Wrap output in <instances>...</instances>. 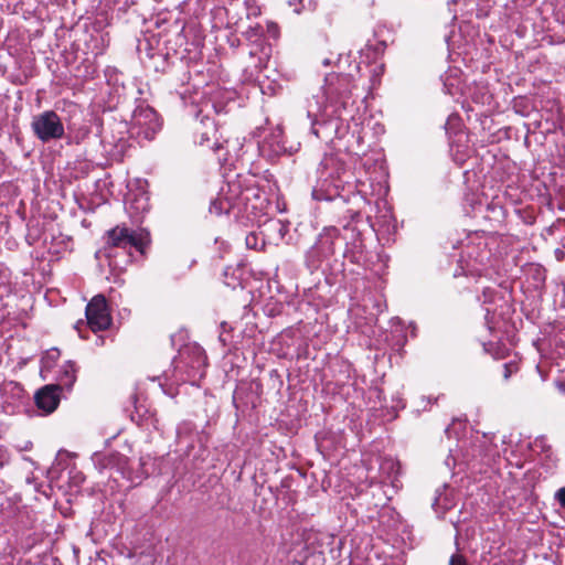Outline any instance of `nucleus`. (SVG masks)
<instances>
[{"instance_id":"obj_14","label":"nucleus","mask_w":565,"mask_h":565,"mask_svg":"<svg viewBox=\"0 0 565 565\" xmlns=\"http://www.w3.org/2000/svg\"><path fill=\"white\" fill-rule=\"evenodd\" d=\"M61 392L58 391L57 385L47 384L40 388L35 395L34 401L35 405L39 409L43 411L45 414L53 413L61 401Z\"/></svg>"},{"instance_id":"obj_31","label":"nucleus","mask_w":565,"mask_h":565,"mask_svg":"<svg viewBox=\"0 0 565 565\" xmlns=\"http://www.w3.org/2000/svg\"><path fill=\"white\" fill-rule=\"evenodd\" d=\"M529 138H530V128L527 127L526 134L524 136L525 143L527 142Z\"/></svg>"},{"instance_id":"obj_25","label":"nucleus","mask_w":565,"mask_h":565,"mask_svg":"<svg viewBox=\"0 0 565 565\" xmlns=\"http://www.w3.org/2000/svg\"><path fill=\"white\" fill-rule=\"evenodd\" d=\"M114 2L118 11L121 12H127L129 8L136 3L135 0H114Z\"/></svg>"},{"instance_id":"obj_3","label":"nucleus","mask_w":565,"mask_h":565,"mask_svg":"<svg viewBox=\"0 0 565 565\" xmlns=\"http://www.w3.org/2000/svg\"><path fill=\"white\" fill-rule=\"evenodd\" d=\"M318 171L320 183L313 190V198L318 201H332L337 198L345 201L356 189L353 173L337 154H324Z\"/></svg>"},{"instance_id":"obj_18","label":"nucleus","mask_w":565,"mask_h":565,"mask_svg":"<svg viewBox=\"0 0 565 565\" xmlns=\"http://www.w3.org/2000/svg\"><path fill=\"white\" fill-rule=\"evenodd\" d=\"M76 366L72 361H67L63 366L57 377L58 391H71L76 381Z\"/></svg>"},{"instance_id":"obj_17","label":"nucleus","mask_w":565,"mask_h":565,"mask_svg":"<svg viewBox=\"0 0 565 565\" xmlns=\"http://www.w3.org/2000/svg\"><path fill=\"white\" fill-rule=\"evenodd\" d=\"M532 452L539 457L540 463L550 468L554 462V452L545 436H540L532 444Z\"/></svg>"},{"instance_id":"obj_20","label":"nucleus","mask_w":565,"mask_h":565,"mask_svg":"<svg viewBox=\"0 0 565 565\" xmlns=\"http://www.w3.org/2000/svg\"><path fill=\"white\" fill-rule=\"evenodd\" d=\"M61 352L57 348L47 350L41 359L42 370L51 369L53 364L58 360Z\"/></svg>"},{"instance_id":"obj_24","label":"nucleus","mask_w":565,"mask_h":565,"mask_svg":"<svg viewBox=\"0 0 565 565\" xmlns=\"http://www.w3.org/2000/svg\"><path fill=\"white\" fill-rule=\"evenodd\" d=\"M245 244L249 249H256L258 246V235L254 232H250L245 237Z\"/></svg>"},{"instance_id":"obj_29","label":"nucleus","mask_w":565,"mask_h":565,"mask_svg":"<svg viewBox=\"0 0 565 565\" xmlns=\"http://www.w3.org/2000/svg\"><path fill=\"white\" fill-rule=\"evenodd\" d=\"M555 498L558 500L561 507L565 508V487L561 488L556 494Z\"/></svg>"},{"instance_id":"obj_32","label":"nucleus","mask_w":565,"mask_h":565,"mask_svg":"<svg viewBox=\"0 0 565 565\" xmlns=\"http://www.w3.org/2000/svg\"><path fill=\"white\" fill-rule=\"evenodd\" d=\"M352 220L354 221L355 218H359L361 217V214L359 212H354L352 215H351Z\"/></svg>"},{"instance_id":"obj_11","label":"nucleus","mask_w":565,"mask_h":565,"mask_svg":"<svg viewBox=\"0 0 565 565\" xmlns=\"http://www.w3.org/2000/svg\"><path fill=\"white\" fill-rule=\"evenodd\" d=\"M162 121L150 106H138L131 119V135L150 141L161 130Z\"/></svg>"},{"instance_id":"obj_27","label":"nucleus","mask_w":565,"mask_h":565,"mask_svg":"<svg viewBox=\"0 0 565 565\" xmlns=\"http://www.w3.org/2000/svg\"><path fill=\"white\" fill-rule=\"evenodd\" d=\"M449 565H468L463 555L455 553L450 556Z\"/></svg>"},{"instance_id":"obj_7","label":"nucleus","mask_w":565,"mask_h":565,"mask_svg":"<svg viewBox=\"0 0 565 565\" xmlns=\"http://www.w3.org/2000/svg\"><path fill=\"white\" fill-rule=\"evenodd\" d=\"M343 231L344 234L335 226L323 228L315 245L307 252V260L310 265L316 267L322 259L332 256L335 253L337 241H347L349 238V232L351 239H355L360 235V232L351 223L343 225Z\"/></svg>"},{"instance_id":"obj_12","label":"nucleus","mask_w":565,"mask_h":565,"mask_svg":"<svg viewBox=\"0 0 565 565\" xmlns=\"http://www.w3.org/2000/svg\"><path fill=\"white\" fill-rule=\"evenodd\" d=\"M86 319L93 331L106 330L111 324V317L103 295L95 296L86 306Z\"/></svg>"},{"instance_id":"obj_21","label":"nucleus","mask_w":565,"mask_h":565,"mask_svg":"<svg viewBox=\"0 0 565 565\" xmlns=\"http://www.w3.org/2000/svg\"><path fill=\"white\" fill-rule=\"evenodd\" d=\"M532 279L535 281L532 287L535 289L541 288L545 281V269L541 265L532 264Z\"/></svg>"},{"instance_id":"obj_10","label":"nucleus","mask_w":565,"mask_h":565,"mask_svg":"<svg viewBox=\"0 0 565 565\" xmlns=\"http://www.w3.org/2000/svg\"><path fill=\"white\" fill-rule=\"evenodd\" d=\"M31 129L43 143L62 139L65 135L62 119L54 110H45L33 116Z\"/></svg>"},{"instance_id":"obj_30","label":"nucleus","mask_w":565,"mask_h":565,"mask_svg":"<svg viewBox=\"0 0 565 565\" xmlns=\"http://www.w3.org/2000/svg\"><path fill=\"white\" fill-rule=\"evenodd\" d=\"M322 64H323L324 66H329V65H334V66H335V64H337V60H335V61H333L332 58H329V57H328V58H324V60L322 61Z\"/></svg>"},{"instance_id":"obj_2","label":"nucleus","mask_w":565,"mask_h":565,"mask_svg":"<svg viewBox=\"0 0 565 565\" xmlns=\"http://www.w3.org/2000/svg\"><path fill=\"white\" fill-rule=\"evenodd\" d=\"M264 201L260 190L255 185L254 177L236 174L233 179H227L218 196L211 202L210 213H233L235 217L241 214L256 215L262 210Z\"/></svg>"},{"instance_id":"obj_4","label":"nucleus","mask_w":565,"mask_h":565,"mask_svg":"<svg viewBox=\"0 0 565 565\" xmlns=\"http://www.w3.org/2000/svg\"><path fill=\"white\" fill-rule=\"evenodd\" d=\"M350 55H339L335 70L326 74L323 93L326 105L345 114L354 106L352 92L355 88L354 75L351 73Z\"/></svg>"},{"instance_id":"obj_22","label":"nucleus","mask_w":565,"mask_h":565,"mask_svg":"<svg viewBox=\"0 0 565 565\" xmlns=\"http://www.w3.org/2000/svg\"><path fill=\"white\" fill-rule=\"evenodd\" d=\"M513 108L516 113L523 115V116H527L529 115V110H527V99L525 97H516L514 98L513 100Z\"/></svg>"},{"instance_id":"obj_23","label":"nucleus","mask_w":565,"mask_h":565,"mask_svg":"<svg viewBox=\"0 0 565 565\" xmlns=\"http://www.w3.org/2000/svg\"><path fill=\"white\" fill-rule=\"evenodd\" d=\"M271 227L277 232L280 239H284L289 231V223L282 221H275L271 223Z\"/></svg>"},{"instance_id":"obj_6","label":"nucleus","mask_w":565,"mask_h":565,"mask_svg":"<svg viewBox=\"0 0 565 565\" xmlns=\"http://www.w3.org/2000/svg\"><path fill=\"white\" fill-rule=\"evenodd\" d=\"M192 129L196 145L211 149L221 166L228 162V141L223 139L213 118L201 116V111H199L193 120Z\"/></svg>"},{"instance_id":"obj_9","label":"nucleus","mask_w":565,"mask_h":565,"mask_svg":"<svg viewBox=\"0 0 565 565\" xmlns=\"http://www.w3.org/2000/svg\"><path fill=\"white\" fill-rule=\"evenodd\" d=\"M148 244V234L137 233L126 225H117L106 232V243L103 250L136 249L140 254H145Z\"/></svg>"},{"instance_id":"obj_28","label":"nucleus","mask_w":565,"mask_h":565,"mask_svg":"<svg viewBox=\"0 0 565 565\" xmlns=\"http://www.w3.org/2000/svg\"><path fill=\"white\" fill-rule=\"evenodd\" d=\"M267 32L273 36L277 38L279 33L278 25L275 22L267 23Z\"/></svg>"},{"instance_id":"obj_8","label":"nucleus","mask_w":565,"mask_h":565,"mask_svg":"<svg viewBox=\"0 0 565 565\" xmlns=\"http://www.w3.org/2000/svg\"><path fill=\"white\" fill-rule=\"evenodd\" d=\"M345 113L328 106L313 115L308 110V117L312 118L311 132L319 139L328 142L333 138H341L343 135V122L347 120Z\"/></svg>"},{"instance_id":"obj_13","label":"nucleus","mask_w":565,"mask_h":565,"mask_svg":"<svg viewBox=\"0 0 565 565\" xmlns=\"http://www.w3.org/2000/svg\"><path fill=\"white\" fill-rule=\"evenodd\" d=\"M476 213L488 224L490 228H497L503 224L505 210L500 201L491 200L486 205L479 203Z\"/></svg>"},{"instance_id":"obj_16","label":"nucleus","mask_w":565,"mask_h":565,"mask_svg":"<svg viewBox=\"0 0 565 565\" xmlns=\"http://www.w3.org/2000/svg\"><path fill=\"white\" fill-rule=\"evenodd\" d=\"M244 38L250 42L254 46L249 51L250 56L257 55L258 52H260L264 57H268L270 53V46L266 44L265 38H264V29L260 24H256L254 26H249L244 33Z\"/></svg>"},{"instance_id":"obj_26","label":"nucleus","mask_w":565,"mask_h":565,"mask_svg":"<svg viewBox=\"0 0 565 565\" xmlns=\"http://www.w3.org/2000/svg\"><path fill=\"white\" fill-rule=\"evenodd\" d=\"M519 366L516 362H509L504 364V379H509L513 373L518 371Z\"/></svg>"},{"instance_id":"obj_34","label":"nucleus","mask_w":565,"mask_h":565,"mask_svg":"<svg viewBox=\"0 0 565 565\" xmlns=\"http://www.w3.org/2000/svg\"><path fill=\"white\" fill-rule=\"evenodd\" d=\"M353 68L358 71V70H359V65H358V64H354V65H353Z\"/></svg>"},{"instance_id":"obj_1","label":"nucleus","mask_w":565,"mask_h":565,"mask_svg":"<svg viewBox=\"0 0 565 565\" xmlns=\"http://www.w3.org/2000/svg\"><path fill=\"white\" fill-rule=\"evenodd\" d=\"M486 324L492 339L483 342V349L493 359H504L509 349L503 343L504 337L510 339L518 329L514 310L510 305L507 292L495 287H484L482 290Z\"/></svg>"},{"instance_id":"obj_33","label":"nucleus","mask_w":565,"mask_h":565,"mask_svg":"<svg viewBox=\"0 0 565 565\" xmlns=\"http://www.w3.org/2000/svg\"><path fill=\"white\" fill-rule=\"evenodd\" d=\"M253 14H254V15L259 14V9H258V8H256V9L253 11Z\"/></svg>"},{"instance_id":"obj_5","label":"nucleus","mask_w":565,"mask_h":565,"mask_svg":"<svg viewBox=\"0 0 565 565\" xmlns=\"http://www.w3.org/2000/svg\"><path fill=\"white\" fill-rule=\"evenodd\" d=\"M206 366L207 358L203 348L196 343L186 344L173 360L172 375L164 372V377L175 385L183 383L196 385L205 376Z\"/></svg>"},{"instance_id":"obj_19","label":"nucleus","mask_w":565,"mask_h":565,"mask_svg":"<svg viewBox=\"0 0 565 565\" xmlns=\"http://www.w3.org/2000/svg\"><path fill=\"white\" fill-rule=\"evenodd\" d=\"M127 200L129 202V209L134 210L135 213H142L149 209V200L145 193L140 195L130 193Z\"/></svg>"},{"instance_id":"obj_15","label":"nucleus","mask_w":565,"mask_h":565,"mask_svg":"<svg viewBox=\"0 0 565 565\" xmlns=\"http://www.w3.org/2000/svg\"><path fill=\"white\" fill-rule=\"evenodd\" d=\"M108 260V267L113 275L119 276L132 263V249L103 250Z\"/></svg>"}]
</instances>
